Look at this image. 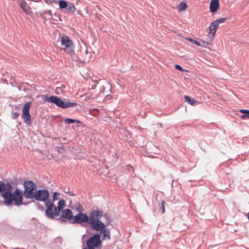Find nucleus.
Segmentation results:
<instances>
[{
	"mask_svg": "<svg viewBox=\"0 0 249 249\" xmlns=\"http://www.w3.org/2000/svg\"><path fill=\"white\" fill-rule=\"evenodd\" d=\"M12 191L13 187L10 182L5 183L0 180V194H1L3 202L5 206H10L13 204L16 206L26 205L22 203V192L18 188H16L13 192Z\"/></svg>",
	"mask_w": 249,
	"mask_h": 249,
	"instance_id": "f03ea898",
	"label": "nucleus"
},
{
	"mask_svg": "<svg viewBox=\"0 0 249 249\" xmlns=\"http://www.w3.org/2000/svg\"><path fill=\"white\" fill-rule=\"evenodd\" d=\"M227 20L226 18H218L217 19L215 20V21H217V23L218 25H219L220 23L224 22Z\"/></svg>",
	"mask_w": 249,
	"mask_h": 249,
	"instance_id": "a878e982",
	"label": "nucleus"
},
{
	"mask_svg": "<svg viewBox=\"0 0 249 249\" xmlns=\"http://www.w3.org/2000/svg\"><path fill=\"white\" fill-rule=\"evenodd\" d=\"M23 195L27 199L33 198V196L37 190L36 185L32 180H25L23 182Z\"/></svg>",
	"mask_w": 249,
	"mask_h": 249,
	"instance_id": "20e7f679",
	"label": "nucleus"
},
{
	"mask_svg": "<svg viewBox=\"0 0 249 249\" xmlns=\"http://www.w3.org/2000/svg\"><path fill=\"white\" fill-rule=\"evenodd\" d=\"M18 4L24 13H25L27 15H29L30 14V7L28 5L27 3L25 1H20L19 2Z\"/></svg>",
	"mask_w": 249,
	"mask_h": 249,
	"instance_id": "dca6fc26",
	"label": "nucleus"
},
{
	"mask_svg": "<svg viewBox=\"0 0 249 249\" xmlns=\"http://www.w3.org/2000/svg\"><path fill=\"white\" fill-rule=\"evenodd\" d=\"M218 26L219 25L217 23V21H215V20H214L210 24L209 27V29L210 30L209 34H210L209 37L211 39H213L214 37L216 31V29Z\"/></svg>",
	"mask_w": 249,
	"mask_h": 249,
	"instance_id": "ddd939ff",
	"label": "nucleus"
},
{
	"mask_svg": "<svg viewBox=\"0 0 249 249\" xmlns=\"http://www.w3.org/2000/svg\"><path fill=\"white\" fill-rule=\"evenodd\" d=\"M57 3L59 4V10L62 11L65 10L68 6V2L65 0H57Z\"/></svg>",
	"mask_w": 249,
	"mask_h": 249,
	"instance_id": "f3484780",
	"label": "nucleus"
},
{
	"mask_svg": "<svg viewBox=\"0 0 249 249\" xmlns=\"http://www.w3.org/2000/svg\"><path fill=\"white\" fill-rule=\"evenodd\" d=\"M187 8V5L185 2H181L179 4V6L178 8V10L179 11L185 10Z\"/></svg>",
	"mask_w": 249,
	"mask_h": 249,
	"instance_id": "393cba45",
	"label": "nucleus"
},
{
	"mask_svg": "<svg viewBox=\"0 0 249 249\" xmlns=\"http://www.w3.org/2000/svg\"><path fill=\"white\" fill-rule=\"evenodd\" d=\"M73 218L74 216H73L72 211L69 209H66L62 211V215L60 217V219L62 222H65L66 220L71 222L73 220Z\"/></svg>",
	"mask_w": 249,
	"mask_h": 249,
	"instance_id": "9d476101",
	"label": "nucleus"
},
{
	"mask_svg": "<svg viewBox=\"0 0 249 249\" xmlns=\"http://www.w3.org/2000/svg\"><path fill=\"white\" fill-rule=\"evenodd\" d=\"M84 57L83 62L84 63L89 62L92 59L91 53H89L86 50L84 52V54H83Z\"/></svg>",
	"mask_w": 249,
	"mask_h": 249,
	"instance_id": "aec40b11",
	"label": "nucleus"
},
{
	"mask_svg": "<svg viewBox=\"0 0 249 249\" xmlns=\"http://www.w3.org/2000/svg\"><path fill=\"white\" fill-rule=\"evenodd\" d=\"M184 100L185 102H188L191 105H193L195 103L197 102L196 100H195L193 98H190L187 95L184 96Z\"/></svg>",
	"mask_w": 249,
	"mask_h": 249,
	"instance_id": "412c9836",
	"label": "nucleus"
},
{
	"mask_svg": "<svg viewBox=\"0 0 249 249\" xmlns=\"http://www.w3.org/2000/svg\"><path fill=\"white\" fill-rule=\"evenodd\" d=\"M31 103L30 102H26L23 107L22 117L24 120V122L27 125L31 124V116L29 113Z\"/></svg>",
	"mask_w": 249,
	"mask_h": 249,
	"instance_id": "1a4fd4ad",
	"label": "nucleus"
},
{
	"mask_svg": "<svg viewBox=\"0 0 249 249\" xmlns=\"http://www.w3.org/2000/svg\"><path fill=\"white\" fill-rule=\"evenodd\" d=\"M165 202L164 201H162L161 203V209L162 211V213H164L165 212Z\"/></svg>",
	"mask_w": 249,
	"mask_h": 249,
	"instance_id": "cd10ccee",
	"label": "nucleus"
},
{
	"mask_svg": "<svg viewBox=\"0 0 249 249\" xmlns=\"http://www.w3.org/2000/svg\"><path fill=\"white\" fill-rule=\"evenodd\" d=\"M64 122L67 124H71L75 123H80L81 122L78 120L71 119V118H66L64 120Z\"/></svg>",
	"mask_w": 249,
	"mask_h": 249,
	"instance_id": "b1692460",
	"label": "nucleus"
},
{
	"mask_svg": "<svg viewBox=\"0 0 249 249\" xmlns=\"http://www.w3.org/2000/svg\"><path fill=\"white\" fill-rule=\"evenodd\" d=\"M59 195V193H57V192H54L53 194V198L52 199H49V198H48V201L46 202V203H54V202L57 200L58 199L57 196Z\"/></svg>",
	"mask_w": 249,
	"mask_h": 249,
	"instance_id": "4be33fe9",
	"label": "nucleus"
},
{
	"mask_svg": "<svg viewBox=\"0 0 249 249\" xmlns=\"http://www.w3.org/2000/svg\"><path fill=\"white\" fill-rule=\"evenodd\" d=\"M18 116H19V113H18V112H14L13 114V119H16L18 117Z\"/></svg>",
	"mask_w": 249,
	"mask_h": 249,
	"instance_id": "c756f323",
	"label": "nucleus"
},
{
	"mask_svg": "<svg viewBox=\"0 0 249 249\" xmlns=\"http://www.w3.org/2000/svg\"><path fill=\"white\" fill-rule=\"evenodd\" d=\"M175 68L178 70H179L181 71H186V70L183 69L181 66H180L179 65H178V64H177L175 65Z\"/></svg>",
	"mask_w": 249,
	"mask_h": 249,
	"instance_id": "c85d7f7f",
	"label": "nucleus"
},
{
	"mask_svg": "<svg viewBox=\"0 0 249 249\" xmlns=\"http://www.w3.org/2000/svg\"><path fill=\"white\" fill-rule=\"evenodd\" d=\"M102 213L98 210L91 211L88 215L86 213L79 212L74 216L71 223L73 224H82L87 223L89 224L90 228L94 231H105L104 237L106 235L107 231L105 229V225L101 221Z\"/></svg>",
	"mask_w": 249,
	"mask_h": 249,
	"instance_id": "f257e3e1",
	"label": "nucleus"
},
{
	"mask_svg": "<svg viewBox=\"0 0 249 249\" xmlns=\"http://www.w3.org/2000/svg\"><path fill=\"white\" fill-rule=\"evenodd\" d=\"M44 13L46 14H49L50 16H51V11L49 10H47L44 11Z\"/></svg>",
	"mask_w": 249,
	"mask_h": 249,
	"instance_id": "72a5a7b5",
	"label": "nucleus"
},
{
	"mask_svg": "<svg viewBox=\"0 0 249 249\" xmlns=\"http://www.w3.org/2000/svg\"><path fill=\"white\" fill-rule=\"evenodd\" d=\"M186 39L189 41L191 43L195 44V45H196L197 46L204 47L205 44L208 45L209 44L207 42L203 41L202 42L203 43V45H202L200 42L197 41V40H196L195 39H193L190 37H186Z\"/></svg>",
	"mask_w": 249,
	"mask_h": 249,
	"instance_id": "6ab92c4d",
	"label": "nucleus"
},
{
	"mask_svg": "<svg viewBox=\"0 0 249 249\" xmlns=\"http://www.w3.org/2000/svg\"><path fill=\"white\" fill-rule=\"evenodd\" d=\"M77 105V104L75 102H70L66 100L65 101H64L60 98L59 101L57 104V106L58 107L65 109L74 107L76 106Z\"/></svg>",
	"mask_w": 249,
	"mask_h": 249,
	"instance_id": "f8f14e48",
	"label": "nucleus"
},
{
	"mask_svg": "<svg viewBox=\"0 0 249 249\" xmlns=\"http://www.w3.org/2000/svg\"><path fill=\"white\" fill-rule=\"evenodd\" d=\"M61 45L62 47V49L65 53L71 55L74 54L73 43L69 36H62L61 39Z\"/></svg>",
	"mask_w": 249,
	"mask_h": 249,
	"instance_id": "423d86ee",
	"label": "nucleus"
},
{
	"mask_svg": "<svg viewBox=\"0 0 249 249\" xmlns=\"http://www.w3.org/2000/svg\"><path fill=\"white\" fill-rule=\"evenodd\" d=\"M239 112L243 114L241 116V118L245 119L246 117L249 118V110L241 109L239 110Z\"/></svg>",
	"mask_w": 249,
	"mask_h": 249,
	"instance_id": "5701e85b",
	"label": "nucleus"
},
{
	"mask_svg": "<svg viewBox=\"0 0 249 249\" xmlns=\"http://www.w3.org/2000/svg\"><path fill=\"white\" fill-rule=\"evenodd\" d=\"M219 7V0H211L210 3V11L212 13H215Z\"/></svg>",
	"mask_w": 249,
	"mask_h": 249,
	"instance_id": "2eb2a0df",
	"label": "nucleus"
},
{
	"mask_svg": "<svg viewBox=\"0 0 249 249\" xmlns=\"http://www.w3.org/2000/svg\"><path fill=\"white\" fill-rule=\"evenodd\" d=\"M100 232V233H95L90 237L86 242L87 248L84 247L83 249H95V248H98L102 242L101 235H103V233Z\"/></svg>",
	"mask_w": 249,
	"mask_h": 249,
	"instance_id": "39448f33",
	"label": "nucleus"
},
{
	"mask_svg": "<svg viewBox=\"0 0 249 249\" xmlns=\"http://www.w3.org/2000/svg\"><path fill=\"white\" fill-rule=\"evenodd\" d=\"M76 10V7L72 3L69 2L68 7L66 8V12L69 14H73Z\"/></svg>",
	"mask_w": 249,
	"mask_h": 249,
	"instance_id": "a211bd4d",
	"label": "nucleus"
},
{
	"mask_svg": "<svg viewBox=\"0 0 249 249\" xmlns=\"http://www.w3.org/2000/svg\"><path fill=\"white\" fill-rule=\"evenodd\" d=\"M77 105V104L75 102H70L66 100L65 101H64L60 98L59 101L57 104V106L58 107L65 109L74 107L76 106Z\"/></svg>",
	"mask_w": 249,
	"mask_h": 249,
	"instance_id": "9b49d317",
	"label": "nucleus"
},
{
	"mask_svg": "<svg viewBox=\"0 0 249 249\" xmlns=\"http://www.w3.org/2000/svg\"><path fill=\"white\" fill-rule=\"evenodd\" d=\"M45 2L47 4H51L53 3H57V0H44Z\"/></svg>",
	"mask_w": 249,
	"mask_h": 249,
	"instance_id": "bb28decb",
	"label": "nucleus"
},
{
	"mask_svg": "<svg viewBox=\"0 0 249 249\" xmlns=\"http://www.w3.org/2000/svg\"><path fill=\"white\" fill-rule=\"evenodd\" d=\"M54 16H55V18H57L58 19H55L56 21H61V18L60 17L59 15H58L56 13H55Z\"/></svg>",
	"mask_w": 249,
	"mask_h": 249,
	"instance_id": "2f4dec72",
	"label": "nucleus"
},
{
	"mask_svg": "<svg viewBox=\"0 0 249 249\" xmlns=\"http://www.w3.org/2000/svg\"><path fill=\"white\" fill-rule=\"evenodd\" d=\"M49 196L50 193L48 190L45 189H39L36 190L35 192L33 198L37 201L44 202L45 204L46 202L48 201Z\"/></svg>",
	"mask_w": 249,
	"mask_h": 249,
	"instance_id": "0eeeda50",
	"label": "nucleus"
},
{
	"mask_svg": "<svg viewBox=\"0 0 249 249\" xmlns=\"http://www.w3.org/2000/svg\"><path fill=\"white\" fill-rule=\"evenodd\" d=\"M36 206L40 210L42 211L44 210V207L43 206H41L38 203H36Z\"/></svg>",
	"mask_w": 249,
	"mask_h": 249,
	"instance_id": "7c9ffc66",
	"label": "nucleus"
},
{
	"mask_svg": "<svg viewBox=\"0 0 249 249\" xmlns=\"http://www.w3.org/2000/svg\"><path fill=\"white\" fill-rule=\"evenodd\" d=\"M43 99L47 102L53 103L56 106H57L60 98L54 95H51L49 97L48 95H45L43 96Z\"/></svg>",
	"mask_w": 249,
	"mask_h": 249,
	"instance_id": "4468645a",
	"label": "nucleus"
},
{
	"mask_svg": "<svg viewBox=\"0 0 249 249\" xmlns=\"http://www.w3.org/2000/svg\"><path fill=\"white\" fill-rule=\"evenodd\" d=\"M99 211L102 213V214H103L102 216H104L106 219V223H104L103 222V224L105 225V229L107 231V233H106V235H105V237H104V233H105V231H104L103 230L97 231H101V233H103V235L102 236V240H109L111 239L110 230V229L107 228V226L111 224V217L107 213H103V212L102 211H100V210H99Z\"/></svg>",
	"mask_w": 249,
	"mask_h": 249,
	"instance_id": "6e6552de",
	"label": "nucleus"
},
{
	"mask_svg": "<svg viewBox=\"0 0 249 249\" xmlns=\"http://www.w3.org/2000/svg\"><path fill=\"white\" fill-rule=\"evenodd\" d=\"M65 202L64 199H60L57 204L56 207L54 203H46L45 207L46 208L45 211V215L47 218L54 219L56 216L59 215L60 211L65 206Z\"/></svg>",
	"mask_w": 249,
	"mask_h": 249,
	"instance_id": "7ed1b4c3",
	"label": "nucleus"
},
{
	"mask_svg": "<svg viewBox=\"0 0 249 249\" xmlns=\"http://www.w3.org/2000/svg\"><path fill=\"white\" fill-rule=\"evenodd\" d=\"M132 169V170L133 171V168H132V167H130Z\"/></svg>",
	"mask_w": 249,
	"mask_h": 249,
	"instance_id": "f704fd0d",
	"label": "nucleus"
},
{
	"mask_svg": "<svg viewBox=\"0 0 249 249\" xmlns=\"http://www.w3.org/2000/svg\"><path fill=\"white\" fill-rule=\"evenodd\" d=\"M65 192L67 194H69L71 196H75V194L72 191H68V192L65 191Z\"/></svg>",
	"mask_w": 249,
	"mask_h": 249,
	"instance_id": "473e14b6",
	"label": "nucleus"
}]
</instances>
